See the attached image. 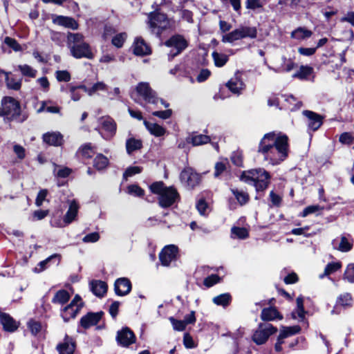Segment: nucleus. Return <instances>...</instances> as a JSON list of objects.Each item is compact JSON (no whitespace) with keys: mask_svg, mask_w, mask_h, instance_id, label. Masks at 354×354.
<instances>
[{"mask_svg":"<svg viewBox=\"0 0 354 354\" xmlns=\"http://www.w3.org/2000/svg\"><path fill=\"white\" fill-rule=\"evenodd\" d=\"M57 259L58 261H59V256L58 254H53L51 256H50L49 257H48L47 259H46L45 260L39 262V263L38 264V266L39 267V268H35V271L36 272H41L43 270H44L46 268V265L50 261H52L53 259Z\"/></svg>","mask_w":354,"mask_h":354,"instance_id":"53","label":"nucleus"},{"mask_svg":"<svg viewBox=\"0 0 354 354\" xmlns=\"http://www.w3.org/2000/svg\"><path fill=\"white\" fill-rule=\"evenodd\" d=\"M220 280V278L216 274H212L206 277L204 280V285L207 287H211L214 284L217 283Z\"/></svg>","mask_w":354,"mask_h":354,"instance_id":"62","label":"nucleus"},{"mask_svg":"<svg viewBox=\"0 0 354 354\" xmlns=\"http://www.w3.org/2000/svg\"><path fill=\"white\" fill-rule=\"evenodd\" d=\"M313 68L310 66H301L299 71L292 75V77L307 80L313 73Z\"/></svg>","mask_w":354,"mask_h":354,"instance_id":"34","label":"nucleus"},{"mask_svg":"<svg viewBox=\"0 0 354 354\" xmlns=\"http://www.w3.org/2000/svg\"><path fill=\"white\" fill-rule=\"evenodd\" d=\"M196 209L201 215H207L208 213V205L204 199H200L196 203Z\"/></svg>","mask_w":354,"mask_h":354,"instance_id":"56","label":"nucleus"},{"mask_svg":"<svg viewBox=\"0 0 354 354\" xmlns=\"http://www.w3.org/2000/svg\"><path fill=\"white\" fill-rule=\"evenodd\" d=\"M100 239V234L98 232H92L86 234L82 241L84 243H95Z\"/></svg>","mask_w":354,"mask_h":354,"instance_id":"63","label":"nucleus"},{"mask_svg":"<svg viewBox=\"0 0 354 354\" xmlns=\"http://www.w3.org/2000/svg\"><path fill=\"white\" fill-rule=\"evenodd\" d=\"M75 348V343L72 337L66 336L64 342L57 346L59 354H73Z\"/></svg>","mask_w":354,"mask_h":354,"instance_id":"25","label":"nucleus"},{"mask_svg":"<svg viewBox=\"0 0 354 354\" xmlns=\"http://www.w3.org/2000/svg\"><path fill=\"white\" fill-rule=\"evenodd\" d=\"M82 89L88 93V95H93L97 91H104L107 89V85L103 82H97L94 84L91 87L88 88L85 86H82Z\"/></svg>","mask_w":354,"mask_h":354,"instance_id":"40","label":"nucleus"},{"mask_svg":"<svg viewBox=\"0 0 354 354\" xmlns=\"http://www.w3.org/2000/svg\"><path fill=\"white\" fill-rule=\"evenodd\" d=\"M332 245L334 249L339 250L342 252H346L350 251L353 248V243L348 237L342 235L340 238V241L335 239L333 240Z\"/></svg>","mask_w":354,"mask_h":354,"instance_id":"21","label":"nucleus"},{"mask_svg":"<svg viewBox=\"0 0 354 354\" xmlns=\"http://www.w3.org/2000/svg\"><path fill=\"white\" fill-rule=\"evenodd\" d=\"M102 313H88L80 319V325L85 329L96 325L102 318Z\"/></svg>","mask_w":354,"mask_h":354,"instance_id":"19","label":"nucleus"},{"mask_svg":"<svg viewBox=\"0 0 354 354\" xmlns=\"http://www.w3.org/2000/svg\"><path fill=\"white\" fill-rule=\"evenodd\" d=\"M344 279H346L349 283H354V263L349 264L344 272Z\"/></svg>","mask_w":354,"mask_h":354,"instance_id":"51","label":"nucleus"},{"mask_svg":"<svg viewBox=\"0 0 354 354\" xmlns=\"http://www.w3.org/2000/svg\"><path fill=\"white\" fill-rule=\"evenodd\" d=\"M142 171V168L138 166H132L128 167L124 173V178H127L128 177H131L136 174H139Z\"/></svg>","mask_w":354,"mask_h":354,"instance_id":"60","label":"nucleus"},{"mask_svg":"<svg viewBox=\"0 0 354 354\" xmlns=\"http://www.w3.org/2000/svg\"><path fill=\"white\" fill-rule=\"evenodd\" d=\"M200 179V176L189 167L185 169L180 174L181 181L191 188L198 185Z\"/></svg>","mask_w":354,"mask_h":354,"instance_id":"15","label":"nucleus"},{"mask_svg":"<svg viewBox=\"0 0 354 354\" xmlns=\"http://www.w3.org/2000/svg\"><path fill=\"white\" fill-rule=\"evenodd\" d=\"M257 34V29L254 27L241 26L232 32L223 35L221 41L223 43H233L246 37L255 38Z\"/></svg>","mask_w":354,"mask_h":354,"instance_id":"6","label":"nucleus"},{"mask_svg":"<svg viewBox=\"0 0 354 354\" xmlns=\"http://www.w3.org/2000/svg\"><path fill=\"white\" fill-rule=\"evenodd\" d=\"M306 118L308 131H316L323 124L324 117L312 111L305 110L302 112Z\"/></svg>","mask_w":354,"mask_h":354,"instance_id":"11","label":"nucleus"},{"mask_svg":"<svg viewBox=\"0 0 354 354\" xmlns=\"http://www.w3.org/2000/svg\"><path fill=\"white\" fill-rule=\"evenodd\" d=\"M212 57L216 67H223L228 61V56L223 53H220L216 51H214L212 53Z\"/></svg>","mask_w":354,"mask_h":354,"instance_id":"39","label":"nucleus"},{"mask_svg":"<svg viewBox=\"0 0 354 354\" xmlns=\"http://www.w3.org/2000/svg\"><path fill=\"white\" fill-rule=\"evenodd\" d=\"M169 320L170 321V322L173 326V328L175 330L183 331L186 328L185 323V322H183V320H178V319L174 318L173 317H170L169 318Z\"/></svg>","mask_w":354,"mask_h":354,"instance_id":"50","label":"nucleus"},{"mask_svg":"<svg viewBox=\"0 0 354 354\" xmlns=\"http://www.w3.org/2000/svg\"><path fill=\"white\" fill-rule=\"evenodd\" d=\"M165 45L171 48L168 53L169 59L180 54L188 46L187 40L181 35H174L165 42Z\"/></svg>","mask_w":354,"mask_h":354,"instance_id":"7","label":"nucleus"},{"mask_svg":"<svg viewBox=\"0 0 354 354\" xmlns=\"http://www.w3.org/2000/svg\"><path fill=\"white\" fill-rule=\"evenodd\" d=\"M257 151L269 164L279 165L288 156V138L280 132L266 133L259 142Z\"/></svg>","mask_w":354,"mask_h":354,"instance_id":"1","label":"nucleus"},{"mask_svg":"<svg viewBox=\"0 0 354 354\" xmlns=\"http://www.w3.org/2000/svg\"><path fill=\"white\" fill-rule=\"evenodd\" d=\"M270 176L264 169L259 168L243 171L241 180L248 184H252L257 192L265 190L270 183Z\"/></svg>","mask_w":354,"mask_h":354,"instance_id":"4","label":"nucleus"},{"mask_svg":"<svg viewBox=\"0 0 354 354\" xmlns=\"http://www.w3.org/2000/svg\"><path fill=\"white\" fill-rule=\"evenodd\" d=\"M324 209V207H321L318 205H309L306 207L302 212L301 216L302 217H306L309 214L319 212Z\"/></svg>","mask_w":354,"mask_h":354,"instance_id":"49","label":"nucleus"},{"mask_svg":"<svg viewBox=\"0 0 354 354\" xmlns=\"http://www.w3.org/2000/svg\"><path fill=\"white\" fill-rule=\"evenodd\" d=\"M84 38L81 33L68 32L67 35V46L73 57L92 59L94 57V53L90 45L84 41Z\"/></svg>","mask_w":354,"mask_h":354,"instance_id":"2","label":"nucleus"},{"mask_svg":"<svg viewBox=\"0 0 354 354\" xmlns=\"http://www.w3.org/2000/svg\"><path fill=\"white\" fill-rule=\"evenodd\" d=\"M6 84L9 88L17 91L21 88V81L12 77H9V74H6Z\"/></svg>","mask_w":354,"mask_h":354,"instance_id":"46","label":"nucleus"},{"mask_svg":"<svg viewBox=\"0 0 354 354\" xmlns=\"http://www.w3.org/2000/svg\"><path fill=\"white\" fill-rule=\"evenodd\" d=\"M136 91L147 103L158 104L159 98L157 97L156 92L150 87L149 83L140 82L136 86Z\"/></svg>","mask_w":354,"mask_h":354,"instance_id":"10","label":"nucleus"},{"mask_svg":"<svg viewBox=\"0 0 354 354\" xmlns=\"http://www.w3.org/2000/svg\"><path fill=\"white\" fill-rule=\"evenodd\" d=\"M142 147V142L139 139L130 138L126 141V150L129 155L131 154L135 151L140 149Z\"/></svg>","mask_w":354,"mask_h":354,"instance_id":"33","label":"nucleus"},{"mask_svg":"<svg viewBox=\"0 0 354 354\" xmlns=\"http://www.w3.org/2000/svg\"><path fill=\"white\" fill-rule=\"evenodd\" d=\"M18 69L21 71L24 76H27L29 77H35L37 73V70L34 69L28 64L19 65Z\"/></svg>","mask_w":354,"mask_h":354,"instance_id":"45","label":"nucleus"},{"mask_svg":"<svg viewBox=\"0 0 354 354\" xmlns=\"http://www.w3.org/2000/svg\"><path fill=\"white\" fill-rule=\"evenodd\" d=\"M92 292L97 297H102L107 291V285L100 280H93L90 283Z\"/></svg>","mask_w":354,"mask_h":354,"instance_id":"26","label":"nucleus"},{"mask_svg":"<svg viewBox=\"0 0 354 354\" xmlns=\"http://www.w3.org/2000/svg\"><path fill=\"white\" fill-rule=\"evenodd\" d=\"M56 78L59 82H69L71 75L67 71H57L56 72Z\"/></svg>","mask_w":354,"mask_h":354,"instance_id":"61","label":"nucleus"},{"mask_svg":"<svg viewBox=\"0 0 354 354\" xmlns=\"http://www.w3.org/2000/svg\"><path fill=\"white\" fill-rule=\"evenodd\" d=\"M282 64L280 66L277 68H273L268 66V68L274 71L275 73H283V72H290L292 71L295 66V63L291 59H287L286 57H282Z\"/></svg>","mask_w":354,"mask_h":354,"instance_id":"30","label":"nucleus"},{"mask_svg":"<svg viewBox=\"0 0 354 354\" xmlns=\"http://www.w3.org/2000/svg\"><path fill=\"white\" fill-rule=\"evenodd\" d=\"M4 43L11 48L15 52H19L22 50L21 45L17 42L15 39L10 37H6L4 39Z\"/></svg>","mask_w":354,"mask_h":354,"instance_id":"48","label":"nucleus"},{"mask_svg":"<svg viewBox=\"0 0 354 354\" xmlns=\"http://www.w3.org/2000/svg\"><path fill=\"white\" fill-rule=\"evenodd\" d=\"M232 300V297L229 293L221 294L212 299V301L217 306H222L223 307L227 306Z\"/></svg>","mask_w":354,"mask_h":354,"instance_id":"37","label":"nucleus"},{"mask_svg":"<svg viewBox=\"0 0 354 354\" xmlns=\"http://www.w3.org/2000/svg\"><path fill=\"white\" fill-rule=\"evenodd\" d=\"M300 330L301 328L299 326H293L289 327L283 326L280 330L279 336L280 337V339H284L288 337L292 336L299 333Z\"/></svg>","mask_w":354,"mask_h":354,"instance_id":"38","label":"nucleus"},{"mask_svg":"<svg viewBox=\"0 0 354 354\" xmlns=\"http://www.w3.org/2000/svg\"><path fill=\"white\" fill-rule=\"evenodd\" d=\"M214 176L216 178L218 177L225 169H226V162H216L214 167Z\"/></svg>","mask_w":354,"mask_h":354,"instance_id":"64","label":"nucleus"},{"mask_svg":"<svg viewBox=\"0 0 354 354\" xmlns=\"http://www.w3.org/2000/svg\"><path fill=\"white\" fill-rule=\"evenodd\" d=\"M127 192L129 194L136 196H141L144 194V190L137 185H131L128 186Z\"/></svg>","mask_w":354,"mask_h":354,"instance_id":"57","label":"nucleus"},{"mask_svg":"<svg viewBox=\"0 0 354 354\" xmlns=\"http://www.w3.org/2000/svg\"><path fill=\"white\" fill-rule=\"evenodd\" d=\"M77 153L85 159H89L93 156L94 151L91 144H85L79 149Z\"/></svg>","mask_w":354,"mask_h":354,"instance_id":"43","label":"nucleus"},{"mask_svg":"<svg viewBox=\"0 0 354 354\" xmlns=\"http://www.w3.org/2000/svg\"><path fill=\"white\" fill-rule=\"evenodd\" d=\"M261 318L263 321H274L275 319H282L283 317L274 308H266L262 310Z\"/></svg>","mask_w":354,"mask_h":354,"instance_id":"29","label":"nucleus"},{"mask_svg":"<svg viewBox=\"0 0 354 354\" xmlns=\"http://www.w3.org/2000/svg\"><path fill=\"white\" fill-rule=\"evenodd\" d=\"M1 106L3 115L10 120H18L21 113V107L17 100L12 97H4L1 100ZM19 121L21 122L22 120H19Z\"/></svg>","mask_w":354,"mask_h":354,"instance_id":"8","label":"nucleus"},{"mask_svg":"<svg viewBox=\"0 0 354 354\" xmlns=\"http://www.w3.org/2000/svg\"><path fill=\"white\" fill-rule=\"evenodd\" d=\"M108 164V158L102 154L97 155L93 162L94 167L98 170L105 169L107 167Z\"/></svg>","mask_w":354,"mask_h":354,"instance_id":"42","label":"nucleus"},{"mask_svg":"<svg viewBox=\"0 0 354 354\" xmlns=\"http://www.w3.org/2000/svg\"><path fill=\"white\" fill-rule=\"evenodd\" d=\"M133 53L136 55L144 56L151 53L149 46L141 38L136 39L133 45Z\"/></svg>","mask_w":354,"mask_h":354,"instance_id":"23","label":"nucleus"},{"mask_svg":"<svg viewBox=\"0 0 354 354\" xmlns=\"http://www.w3.org/2000/svg\"><path fill=\"white\" fill-rule=\"evenodd\" d=\"M43 140L53 146H61L63 144V136L59 132H48L43 135Z\"/></svg>","mask_w":354,"mask_h":354,"instance_id":"22","label":"nucleus"},{"mask_svg":"<svg viewBox=\"0 0 354 354\" xmlns=\"http://www.w3.org/2000/svg\"><path fill=\"white\" fill-rule=\"evenodd\" d=\"M148 24L151 32L157 36H160L164 30L169 28L171 26L170 20L167 15L158 12H152L149 14Z\"/></svg>","mask_w":354,"mask_h":354,"instance_id":"5","label":"nucleus"},{"mask_svg":"<svg viewBox=\"0 0 354 354\" xmlns=\"http://www.w3.org/2000/svg\"><path fill=\"white\" fill-rule=\"evenodd\" d=\"M116 341L120 346L128 347L135 342L136 337L133 331L129 328L125 327L118 331Z\"/></svg>","mask_w":354,"mask_h":354,"instance_id":"14","label":"nucleus"},{"mask_svg":"<svg viewBox=\"0 0 354 354\" xmlns=\"http://www.w3.org/2000/svg\"><path fill=\"white\" fill-rule=\"evenodd\" d=\"M311 35L312 32L304 28H298L291 33V37L296 39H304Z\"/></svg>","mask_w":354,"mask_h":354,"instance_id":"41","label":"nucleus"},{"mask_svg":"<svg viewBox=\"0 0 354 354\" xmlns=\"http://www.w3.org/2000/svg\"><path fill=\"white\" fill-rule=\"evenodd\" d=\"M183 344L187 348H194L196 346L192 337L187 333L183 335Z\"/></svg>","mask_w":354,"mask_h":354,"instance_id":"59","label":"nucleus"},{"mask_svg":"<svg viewBox=\"0 0 354 354\" xmlns=\"http://www.w3.org/2000/svg\"><path fill=\"white\" fill-rule=\"evenodd\" d=\"M80 310V306L68 304L62 310L61 316L64 321L67 322L71 319L75 318Z\"/></svg>","mask_w":354,"mask_h":354,"instance_id":"28","label":"nucleus"},{"mask_svg":"<svg viewBox=\"0 0 354 354\" xmlns=\"http://www.w3.org/2000/svg\"><path fill=\"white\" fill-rule=\"evenodd\" d=\"M210 138L208 136L203 134H192L187 138V142L192 143L193 146H198L208 143Z\"/></svg>","mask_w":354,"mask_h":354,"instance_id":"32","label":"nucleus"},{"mask_svg":"<svg viewBox=\"0 0 354 354\" xmlns=\"http://www.w3.org/2000/svg\"><path fill=\"white\" fill-rule=\"evenodd\" d=\"M232 237L241 239H246L248 236V232L244 227H233L231 230Z\"/></svg>","mask_w":354,"mask_h":354,"instance_id":"44","label":"nucleus"},{"mask_svg":"<svg viewBox=\"0 0 354 354\" xmlns=\"http://www.w3.org/2000/svg\"><path fill=\"white\" fill-rule=\"evenodd\" d=\"M100 123L104 131V133H102V136L106 140L112 138L115 136L117 129L116 123L113 119L109 116L102 117L100 120Z\"/></svg>","mask_w":354,"mask_h":354,"instance_id":"13","label":"nucleus"},{"mask_svg":"<svg viewBox=\"0 0 354 354\" xmlns=\"http://www.w3.org/2000/svg\"><path fill=\"white\" fill-rule=\"evenodd\" d=\"M0 322L3 329L8 332H14L18 328L17 323L6 313H0Z\"/></svg>","mask_w":354,"mask_h":354,"instance_id":"24","label":"nucleus"},{"mask_svg":"<svg viewBox=\"0 0 354 354\" xmlns=\"http://www.w3.org/2000/svg\"><path fill=\"white\" fill-rule=\"evenodd\" d=\"M178 249L174 245H166L159 254V259L163 266H169L176 260Z\"/></svg>","mask_w":354,"mask_h":354,"instance_id":"12","label":"nucleus"},{"mask_svg":"<svg viewBox=\"0 0 354 354\" xmlns=\"http://www.w3.org/2000/svg\"><path fill=\"white\" fill-rule=\"evenodd\" d=\"M277 331V328L271 324H260L258 329L254 332L252 336V339L257 344H263L268 340L271 335L275 333Z\"/></svg>","mask_w":354,"mask_h":354,"instance_id":"9","label":"nucleus"},{"mask_svg":"<svg viewBox=\"0 0 354 354\" xmlns=\"http://www.w3.org/2000/svg\"><path fill=\"white\" fill-rule=\"evenodd\" d=\"M263 6V1L261 0H246L245 7L249 10H256L261 8Z\"/></svg>","mask_w":354,"mask_h":354,"instance_id":"55","label":"nucleus"},{"mask_svg":"<svg viewBox=\"0 0 354 354\" xmlns=\"http://www.w3.org/2000/svg\"><path fill=\"white\" fill-rule=\"evenodd\" d=\"M152 193L158 194V203L163 208L171 206L178 198L179 194L174 187H166L162 181L155 182L150 186Z\"/></svg>","mask_w":354,"mask_h":354,"instance_id":"3","label":"nucleus"},{"mask_svg":"<svg viewBox=\"0 0 354 354\" xmlns=\"http://www.w3.org/2000/svg\"><path fill=\"white\" fill-rule=\"evenodd\" d=\"M126 38L127 35L124 32L117 34L113 37L112 44L117 48H120L122 46Z\"/></svg>","mask_w":354,"mask_h":354,"instance_id":"52","label":"nucleus"},{"mask_svg":"<svg viewBox=\"0 0 354 354\" xmlns=\"http://www.w3.org/2000/svg\"><path fill=\"white\" fill-rule=\"evenodd\" d=\"M70 295L68 291L65 290H60L57 291L52 299V302L55 304L64 305L68 301Z\"/></svg>","mask_w":354,"mask_h":354,"instance_id":"35","label":"nucleus"},{"mask_svg":"<svg viewBox=\"0 0 354 354\" xmlns=\"http://www.w3.org/2000/svg\"><path fill=\"white\" fill-rule=\"evenodd\" d=\"M226 86L233 93L239 95L245 88V84L241 79V74L239 72L226 83Z\"/></svg>","mask_w":354,"mask_h":354,"instance_id":"16","label":"nucleus"},{"mask_svg":"<svg viewBox=\"0 0 354 354\" xmlns=\"http://www.w3.org/2000/svg\"><path fill=\"white\" fill-rule=\"evenodd\" d=\"M115 292L118 296L128 295L131 290V283L125 277L118 279L114 283Z\"/></svg>","mask_w":354,"mask_h":354,"instance_id":"17","label":"nucleus"},{"mask_svg":"<svg viewBox=\"0 0 354 354\" xmlns=\"http://www.w3.org/2000/svg\"><path fill=\"white\" fill-rule=\"evenodd\" d=\"M78 209L79 206L77 203L75 201H73L70 203L69 208L64 218V222L66 224L68 225L75 220L77 214Z\"/></svg>","mask_w":354,"mask_h":354,"instance_id":"31","label":"nucleus"},{"mask_svg":"<svg viewBox=\"0 0 354 354\" xmlns=\"http://www.w3.org/2000/svg\"><path fill=\"white\" fill-rule=\"evenodd\" d=\"M143 123L148 131L156 137L163 136L166 133V129L157 123L150 122L147 120H144Z\"/></svg>","mask_w":354,"mask_h":354,"instance_id":"27","label":"nucleus"},{"mask_svg":"<svg viewBox=\"0 0 354 354\" xmlns=\"http://www.w3.org/2000/svg\"><path fill=\"white\" fill-rule=\"evenodd\" d=\"M353 305V298L350 293L346 292L341 294L337 297L336 300V304L334 308L331 310V314H338L337 311L338 306H342L344 308L351 307Z\"/></svg>","mask_w":354,"mask_h":354,"instance_id":"20","label":"nucleus"},{"mask_svg":"<svg viewBox=\"0 0 354 354\" xmlns=\"http://www.w3.org/2000/svg\"><path fill=\"white\" fill-rule=\"evenodd\" d=\"M52 21L53 24L67 28L72 30H77L78 28L77 22L70 17L54 15L52 16Z\"/></svg>","mask_w":354,"mask_h":354,"instance_id":"18","label":"nucleus"},{"mask_svg":"<svg viewBox=\"0 0 354 354\" xmlns=\"http://www.w3.org/2000/svg\"><path fill=\"white\" fill-rule=\"evenodd\" d=\"M28 328L30 330L32 335H36L41 328V324L37 321L30 320L28 323Z\"/></svg>","mask_w":354,"mask_h":354,"instance_id":"58","label":"nucleus"},{"mask_svg":"<svg viewBox=\"0 0 354 354\" xmlns=\"http://www.w3.org/2000/svg\"><path fill=\"white\" fill-rule=\"evenodd\" d=\"M230 190L241 205H243L248 202L249 195L247 192L236 188H231Z\"/></svg>","mask_w":354,"mask_h":354,"instance_id":"36","label":"nucleus"},{"mask_svg":"<svg viewBox=\"0 0 354 354\" xmlns=\"http://www.w3.org/2000/svg\"><path fill=\"white\" fill-rule=\"evenodd\" d=\"M341 268V264L340 263H328L325 269H324V274H321L319 276L320 278H323L324 276H327V275H329L331 273H333L335 272V271H337V270H339V268Z\"/></svg>","mask_w":354,"mask_h":354,"instance_id":"47","label":"nucleus"},{"mask_svg":"<svg viewBox=\"0 0 354 354\" xmlns=\"http://www.w3.org/2000/svg\"><path fill=\"white\" fill-rule=\"evenodd\" d=\"M354 140V136L350 132H344L339 136V141L344 145H350Z\"/></svg>","mask_w":354,"mask_h":354,"instance_id":"54","label":"nucleus"}]
</instances>
